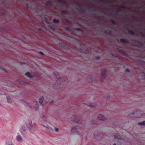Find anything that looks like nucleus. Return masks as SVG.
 <instances>
[{"instance_id": "1", "label": "nucleus", "mask_w": 145, "mask_h": 145, "mask_svg": "<svg viewBox=\"0 0 145 145\" xmlns=\"http://www.w3.org/2000/svg\"><path fill=\"white\" fill-rule=\"evenodd\" d=\"M67 81L68 80L66 77H61L56 80L55 83V85L58 86L62 83H65V82H67Z\"/></svg>"}, {"instance_id": "2", "label": "nucleus", "mask_w": 145, "mask_h": 145, "mask_svg": "<svg viewBox=\"0 0 145 145\" xmlns=\"http://www.w3.org/2000/svg\"><path fill=\"white\" fill-rule=\"evenodd\" d=\"M46 119V117H44L43 118H42L41 120V122L43 125L46 129L48 130L50 129V127L47 125L48 122L47 120Z\"/></svg>"}, {"instance_id": "3", "label": "nucleus", "mask_w": 145, "mask_h": 145, "mask_svg": "<svg viewBox=\"0 0 145 145\" xmlns=\"http://www.w3.org/2000/svg\"><path fill=\"white\" fill-rule=\"evenodd\" d=\"M25 75L28 78H32L34 75V73L31 71L27 72L25 73Z\"/></svg>"}, {"instance_id": "4", "label": "nucleus", "mask_w": 145, "mask_h": 145, "mask_svg": "<svg viewBox=\"0 0 145 145\" xmlns=\"http://www.w3.org/2000/svg\"><path fill=\"white\" fill-rule=\"evenodd\" d=\"M97 119L99 120L103 121L106 120V117L102 114H99L97 116Z\"/></svg>"}, {"instance_id": "5", "label": "nucleus", "mask_w": 145, "mask_h": 145, "mask_svg": "<svg viewBox=\"0 0 145 145\" xmlns=\"http://www.w3.org/2000/svg\"><path fill=\"white\" fill-rule=\"evenodd\" d=\"M16 140L20 142H22L23 140L22 137L20 135H18L16 136Z\"/></svg>"}, {"instance_id": "6", "label": "nucleus", "mask_w": 145, "mask_h": 145, "mask_svg": "<svg viewBox=\"0 0 145 145\" xmlns=\"http://www.w3.org/2000/svg\"><path fill=\"white\" fill-rule=\"evenodd\" d=\"M7 99L8 103H12L13 101L9 96L7 97Z\"/></svg>"}, {"instance_id": "7", "label": "nucleus", "mask_w": 145, "mask_h": 145, "mask_svg": "<svg viewBox=\"0 0 145 145\" xmlns=\"http://www.w3.org/2000/svg\"><path fill=\"white\" fill-rule=\"evenodd\" d=\"M5 145H14L12 142L10 141H7L6 142Z\"/></svg>"}, {"instance_id": "8", "label": "nucleus", "mask_w": 145, "mask_h": 145, "mask_svg": "<svg viewBox=\"0 0 145 145\" xmlns=\"http://www.w3.org/2000/svg\"><path fill=\"white\" fill-rule=\"evenodd\" d=\"M27 126L28 127H33L32 123L31 121H30L27 124Z\"/></svg>"}, {"instance_id": "9", "label": "nucleus", "mask_w": 145, "mask_h": 145, "mask_svg": "<svg viewBox=\"0 0 145 145\" xmlns=\"http://www.w3.org/2000/svg\"><path fill=\"white\" fill-rule=\"evenodd\" d=\"M44 100V98L43 97H41L39 99V101L40 103H42Z\"/></svg>"}, {"instance_id": "10", "label": "nucleus", "mask_w": 145, "mask_h": 145, "mask_svg": "<svg viewBox=\"0 0 145 145\" xmlns=\"http://www.w3.org/2000/svg\"><path fill=\"white\" fill-rule=\"evenodd\" d=\"M138 124L140 125H145V121H144L142 122H138Z\"/></svg>"}, {"instance_id": "11", "label": "nucleus", "mask_w": 145, "mask_h": 145, "mask_svg": "<svg viewBox=\"0 0 145 145\" xmlns=\"http://www.w3.org/2000/svg\"><path fill=\"white\" fill-rule=\"evenodd\" d=\"M58 129H56V131H58Z\"/></svg>"}, {"instance_id": "12", "label": "nucleus", "mask_w": 145, "mask_h": 145, "mask_svg": "<svg viewBox=\"0 0 145 145\" xmlns=\"http://www.w3.org/2000/svg\"><path fill=\"white\" fill-rule=\"evenodd\" d=\"M55 20L54 19V22H56V21H55Z\"/></svg>"}, {"instance_id": "13", "label": "nucleus", "mask_w": 145, "mask_h": 145, "mask_svg": "<svg viewBox=\"0 0 145 145\" xmlns=\"http://www.w3.org/2000/svg\"><path fill=\"white\" fill-rule=\"evenodd\" d=\"M40 53L41 54H43V53L42 52H40Z\"/></svg>"}, {"instance_id": "14", "label": "nucleus", "mask_w": 145, "mask_h": 145, "mask_svg": "<svg viewBox=\"0 0 145 145\" xmlns=\"http://www.w3.org/2000/svg\"><path fill=\"white\" fill-rule=\"evenodd\" d=\"M40 53L41 54H43V53L42 52H40Z\"/></svg>"}]
</instances>
